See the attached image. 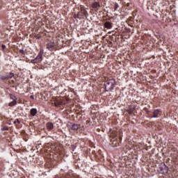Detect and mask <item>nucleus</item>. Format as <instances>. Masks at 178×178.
Returning <instances> with one entry per match:
<instances>
[{
  "mask_svg": "<svg viewBox=\"0 0 178 178\" xmlns=\"http://www.w3.org/2000/svg\"><path fill=\"white\" fill-rule=\"evenodd\" d=\"M122 136L123 134L121 131H111L110 133L111 145H112V147H120Z\"/></svg>",
  "mask_w": 178,
  "mask_h": 178,
  "instance_id": "f257e3e1",
  "label": "nucleus"
},
{
  "mask_svg": "<svg viewBox=\"0 0 178 178\" xmlns=\"http://www.w3.org/2000/svg\"><path fill=\"white\" fill-rule=\"evenodd\" d=\"M115 84H116V81L114 79L107 80L105 82V90L107 92L112 91L115 88Z\"/></svg>",
  "mask_w": 178,
  "mask_h": 178,
  "instance_id": "f03ea898",
  "label": "nucleus"
},
{
  "mask_svg": "<svg viewBox=\"0 0 178 178\" xmlns=\"http://www.w3.org/2000/svg\"><path fill=\"white\" fill-rule=\"evenodd\" d=\"M168 170L169 168L167 167L165 163H161L158 169V172H160L161 175H167Z\"/></svg>",
  "mask_w": 178,
  "mask_h": 178,
  "instance_id": "7ed1b4c3",
  "label": "nucleus"
},
{
  "mask_svg": "<svg viewBox=\"0 0 178 178\" xmlns=\"http://www.w3.org/2000/svg\"><path fill=\"white\" fill-rule=\"evenodd\" d=\"M88 15V13L86 10H82L81 12H79L77 14V19H84V15Z\"/></svg>",
  "mask_w": 178,
  "mask_h": 178,
  "instance_id": "20e7f679",
  "label": "nucleus"
},
{
  "mask_svg": "<svg viewBox=\"0 0 178 178\" xmlns=\"http://www.w3.org/2000/svg\"><path fill=\"white\" fill-rule=\"evenodd\" d=\"M47 49H49V51H54V48H55V42L50 41L49 43L47 44L46 45Z\"/></svg>",
  "mask_w": 178,
  "mask_h": 178,
  "instance_id": "39448f33",
  "label": "nucleus"
},
{
  "mask_svg": "<svg viewBox=\"0 0 178 178\" xmlns=\"http://www.w3.org/2000/svg\"><path fill=\"white\" fill-rule=\"evenodd\" d=\"M42 56L38 54L35 59L31 60V63H40V62H42Z\"/></svg>",
  "mask_w": 178,
  "mask_h": 178,
  "instance_id": "423d86ee",
  "label": "nucleus"
},
{
  "mask_svg": "<svg viewBox=\"0 0 178 178\" xmlns=\"http://www.w3.org/2000/svg\"><path fill=\"white\" fill-rule=\"evenodd\" d=\"M92 9H97V10H98V9L101 8V4L98 1H95L92 3Z\"/></svg>",
  "mask_w": 178,
  "mask_h": 178,
  "instance_id": "0eeeda50",
  "label": "nucleus"
},
{
  "mask_svg": "<svg viewBox=\"0 0 178 178\" xmlns=\"http://www.w3.org/2000/svg\"><path fill=\"white\" fill-rule=\"evenodd\" d=\"M46 127L49 130H52L54 129V123H52V122H47L46 124Z\"/></svg>",
  "mask_w": 178,
  "mask_h": 178,
  "instance_id": "6e6552de",
  "label": "nucleus"
},
{
  "mask_svg": "<svg viewBox=\"0 0 178 178\" xmlns=\"http://www.w3.org/2000/svg\"><path fill=\"white\" fill-rule=\"evenodd\" d=\"M104 27L106 29H112V23L109 22H106L104 23Z\"/></svg>",
  "mask_w": 178,
  "mask_h": 178,
  "instance_id": "1a4fd4ad",
  "label": "nucleus"
},
{
  "mask_svg": "<svg viewBox=\"0 0 178 178\" xmlns=\"http://www.w3.org/2000/svg\"><path fill=\"white\" fill-rule=\"evenodd\" d=\"M72 130H79L80 129V124H74L72 127Z\"/></svg>",
  "mask_w": 178,
  "mask_h": 178,
  "instance_id": "9d476101",
  "label": "nucleus"
},
{
  "mask_svg": "<svg viewBox=\"0 0 178 178\" xmlns=\"http://www.w3.org/2000/svg\"><path fill=\"white\" fill-rule=\"evenodd\" d=\"M30 114L31 115V116H35V115H37V108L31 109Z\"/></svg>",
  "mask_w": 178,
  "mask_h": 178,
  "instance_id": "9b49d317",
  "label": "nucleus"
},
{
  "mask_svg": "<svg viewBox=\"0 0 178 178\" xmlns=\"http://www.w3.org/2000/svg\"><path fill=\"white\" fill-rule=\"evenodd\" d=\"M159 115V109H156L153 112V116L152 118H158V115Z\"/></svg>",
  "mask_w": 178,
  "mask_h": 178,
  "instance_id": "f8f14e48",
  "label": "nucleus"
},
{
  "mask_svg": "<svg viewBox=\"0 0 178 178\" xmlns=\"http://www.w3.org/2000/svg\"><path fill=\"white\" fill-rule=\"evenodd\" d=\"M17 104V101L13 100V102L8 104V106H15Z\"/></svg>",
  "mask_w": 178,
  "mask_h": 178,
  "instance_id": "ddd939ff",
  "label": "nucleus"
},
{
  "mask_svg": "<svg viewBox=\"0 0 178 178\" xmlns=\"http://www.w3.org/2000/svg\"><path fill=\"white\" fill-rule=\"evenodd\" d=\"M127 112H128L129 115H133L134 112V108H129Z\"/></svg>",
  "mask_w": 178,
  "mask_h": 178,
  "instance_id": "4468645a",
  "label": "nucleus"
},
{
  "mask_svg": "<svg viewBox=\"0 0 178 178\" xmlns=\"http://www.w3.org/2000/svg\"><path fill=\"white\" fill-rule=\"evenodd\" d=\"M10 98L11 99H13V101H17V98L16 97V96L12 95V94H10Z\"/></svg>",
  "mask_w": 178,
  "mask_h": 178,
  "instance_id": "2eb2a0df",
  "label": "nucleus"
},
{
  "mask_svg": "<svg viewBox=\"0 0 178 178\" xmlns=\"http://www.w3.org/2000/svg\"><path fill=\"white\" fill-rule=\"evenodd\" d=\"M14 76H15V74L10 72V73L9 74V76H7V77H8V79H12Z\"/></svg>",
  "mask_w": 178,
  "mask_h": 178,
  "instance_id": "dca6fc26",
  "label": "nucleus"
},
{
  "mask_svg": "<svg viewBox=\"0 0 178 178\" xmlns=\"http://www.w3.org/2000/svg\"><path fill=\"white\" fill-rule=\"evenodd\" d=\"M38 55H40V56H42V55H44V49H40Z\"/></svg>",
  "mask_w": 178,
  "mask_h": 178,
  "instance_id": "f3484780",
  "label": "nucleus"
},
{
  "mask_svg": "<svg viewBox=\"0 0 178 178\" xmlns=\"http://www.w3.org/2000/svg\"><path fill=\"white\" fill-rule=\"evenodd\" d=\"M118 9H119V4L115 3V10H118Z\"/></svg>",
  "mask_w": 178,
  "mask_h": 178,
  "instance_id": "a211bd4d",
  "label": "nucleus"
},
{
  "mask_svg": "<svg viewBox=\"0 0 178 178\" xmlns=\"http://www.w3.org/2000/svg\"><path fill=\"white\" fill-rule=\"evenodd\" d=\"M1 49H2V51H5V49H6V46L5 44H2Z\"/></svg>",
  "mask_w": 178,
  "mask_h": 178,
  "instance_id": "6ab92c4d",
  "label": "nucleus"
},
{
  "mask_svg": "<svg viewBox=\"0 0 178 178\" xmlns=\"http://www.w3.org/2000/svg\"><path fill=\"white\" fill-rule=\"evenodd\" d=\"M19 54H22V55H24V50H23V49H20L19 51Z\"/></svg>",
  "mask_w": 178,
  "mask_h": 178,
  "instance_id": "aec40b11",
  "label": "nucleus"
},
{
  "mask_svg": "<svg viewBox=\"0 0 178 178\" xmlns=\"http://www.w3.org/2000/svg\"><path fill=\"white\" fill-rule=\"evenodd\" d=\"M6 79H8V76H1V80H6Z\"/></svg>",
  "mask_w": 178,
  "mask_h": 178,
  "instance_id": "412c9836",
  "label": "nucleus"
},
{
  "mask_svg": "<svg viewBox=\"0 0 178 178\" xmlns=\"http://www.w3.org/2000/svg\"><path fill=\"white\" fill-rule=\"evenodd\" d=\"M35 38H36L37 40H40V38H41V36L35 35Z\"/></svg>",
  "mask_w": 178,
  "mask_h": 178,
  "instance_id": "4be33fe9",
  "label": "nucleus"
},
{
  "mask_svg": "<svg viewBox=\"0 0 178 178\" xmlns=\"http://www.w3.org/2000/svg\"><path fill=\"white\" fill-rule=\"evenodd\" d=\"M56 178H59V177H56ZM60 178H70V177H60Z\"/></svg>",
  "mask_w": 178,
  "mask_h": 178,
  "instance_id": "5701e85b",
  "label": "nucleus"
},
{
  "mask_svg": "<svg viewBox=\"0 0 178 178\" xmlns=\"http://www.w3.org/2000/svg\"><path fill=\"white\" fill-rule=\"evenodd\" d=\"M30 98H31V99H34V96L31 95V96H30Z\"/></svg>",
  "mask_w": 178,
  "mask_h": 178,
  "instance_id": "b1692460",
  "label": "nucleus"
},
{
  "mask_svg": "<svg viewBox=\"0 0 178 178\" xmlns=\"http://www.w3.org/2000/svg\"><path fill=\"white\" fill-rule=\"evenodd\" d=\"M17 122L20 124V120H19V119H17Z\"/></svg>",
  "mask_w": 178,
  "mask_h": 178,
  "instance_id": "393cba45",
  "label": "nucleus"
},
{
  "mask_svg": "<svg viewBox=\"0 0 178 178\" xmlns=\"http://www.w3.org/2000/svg\"><path fill=\"white\" fill-rule=\"evenodd\" d=\"M14 124H16V123H17V122L15 120L13 122Z\"/></svg>",
  "mask_w": 178,
  "mask_h": 178,
  "instance_id": "a878e982",
  "label": "nucleus"
},
{
  "mask_svg": "<svg viewBox=\"0 0 178 178\" xmlns=\"http://www.w3.org/2000/svg\"><path fill=\"white\" fill-rule=\"evenodd\" d=\"M74 18H75V19H77V15H74Z\"/></svg>",
  "mask_w": 178,
  "mask_h": 178,
  "instance_id": "bb28decb",
  "label": "nucleus"
}]
</instances>
